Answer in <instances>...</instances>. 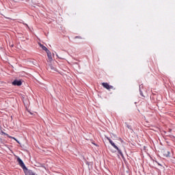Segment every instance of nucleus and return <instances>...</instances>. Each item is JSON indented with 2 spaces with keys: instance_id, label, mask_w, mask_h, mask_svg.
Returning a JSON list of instances; mask_svg holds the SVG:
<instances>
[{
  "instance_id": "9",
  "label": "nucleus",
  "mask_w": 175,
  "mask_h": 175,
  "mask_svg": "<svg viewBox=\"0 0 175 175\" xmlns=\"http://www.w3.org/2000/svg\"><path fill=\"white\" fill-rule=\"evenodd\" d=\"M49 69H51V70H54V72H57V68L53 66V64H49L48 66Z\"/></svg>"
},
{
  "instance_id": "20",
  "label": "nucleus",
  "mask_w": 175,
  "mask_h": 175,
  "mask_svg": "<svg viewBox=\"0 0 175 175\" xmlns=\"http://www.w3.org/2000/svg\"><path fill=\"white\" fill-rule=\"evenodd\" d=\"M15 142H16L18 144H20V142L18 140H17V139H14Z\"/></svg>"
},
{
  "instance_id": "24",
  "label": "nucleus",
  "mask_w": 175,
  "mask_h": 175,
  "mask_svg": "<svg viewBox=\"0 0 175 175\" xmlns=\"http://www.w3.org/2000/svg\"><path fill=\"white\" fill-rule=\"evenodd\" d=\"M59 58H60V59H64V58H62V57H59Z\"/></svg>"
},
{
  "instance_id": "19",
  "label": "nucleus",
  "mask_w": 175,
  "mask_h": 175,
  "mask_svg": "<svg viewBox=\"0 0 175 175\" xmlns=\"http://www.w3.org/2000/svg\"><path fill=\"white\" fill-rule=\"evenodd\" d=\"M39 46H40V47H41V49H42V47L44 45L42 44L41 43H39Z\"/></svg>"
},
{
  "instance_id": "25",
  "label": "nucleus",
  "mask_w": 175,
  "mask_h": 175,
  "mask_svg": "<svg viewBox=\"0 0 175 175\" xmlns=\"http://www.w3.org/2000/svg\"><path fill=\"white\" fill-rule=\"evenodd\" d=\"M143 88V85H141V88Z\"/></svg>"
},
{
  "instance_id": "5",
  "label": "nucleus",
  "mask_w": 175,
  "mask_h": 175,
  "mask_svg": "<svg viewBox=\"0 0 175 175\" xmlns=\"http://www.w3.org/2000/svg\"><path fill=\"white\" fill-rule=\"evenodd\" d=\"M12 85H16L17 87H20L23 85V81L15 79L14 81L12 82Z\"/></svg>"
},
{
  "instance_id": "17",
  "label": "nucleus",
  "mask_w": 175,
  "mask_h": 175,
  "mask_svg": "<svg viewBox=\"0 0 175 175\" xmlns=\"http://www.w3.org/2000/svg\"><path fill=\"white\" fill-rule=\"evenodd\" d=\"M0 143L1 144H4L3 139H2V138H0Z\"/></svg>"
},
{
  "instance_id": "18",
  "label": "nucleus",
  "mask_w": 175,
  "mask_h": 175,
  "mask_svg": "<svg viewBox=\"0 0 175 175\" xmlns=\"http://www.w3.org/2000/svg\"><path fill=\"white\" fill-rule=\"evenodd\" d=\"M75 39H81V36H76V37L75 38Z\"/></svg>"
},
{
  "instance_id": "13",
  "label": "nucleus",
  "mask_w": 175,
  "mask_h": 175,
  "mask_svg": "<svg viewBox=\"0 0 175 175\" xmlns=\"http://www.w3.org/2000/svg\"><path fill=\"white\" fill-rule=\"evenodd\" d=\"M41 49H42V50H44V51H47L49 50V49H47V47L44 46V45H42Z\"/></svg>"
},
{
  "instance_id": "21",
  "label": "nucleus",
  "mask_w": 175,
  "mask_h": 175,
  "mask_svg": "<svg viewBox=\"0 0 175 175\" xmlns=\"http://www.w3.org/2000/svg\"><path fill=\"white\" fill-rule=\"evenodd\" d=\"M93 144H94V146H98V145H97L96 144H95V143H93Z\"/></svg>"
},
{
  "instance_id": "2",
  "label": "nucleus",
  "mask_w": 175,
  "mask_h": 175,
  "mask_svg": "<svg viewBox=\"0 0 175 175\" xmlns=\"http://www.w3.org/2000/svg\"><path fill=\"white\" fill-rule=\"evenodd\" d=\"M107 139L109 142V143L112 146V147L113 148H116V150H117V151H118V153L120 154V155H121V157L123 158L124 157V154H122V152L121 151V150H120L118 146H117L116 144H114V142H113V141L110 138L107 137Z\"/></svg>"
},
{
  "instance_id": "14",
  "label": "nucleus",
  "mask_w": 175,
  "mask_h": 175,
  "mask_svg": "<svg viewBox=\"0 0 175 175\" xmlns=\"http://www.w3.org/2000/svg\"><path fill=\"white\" fill-rule=\"evenodd\" d=\"M7 137H9V139H13L14 140H16V137H12L8 134Z\"/></svg>"
},
{
  "instance_id": "10",
  "label": "nucleus",
  "mask_w": 175,
  "mask_h": 175,
  "mask_svg": "<svg viewBox=\"0 0 175 175\" xmlns=\"http://www.w3.org/2000/svg\"><path fill=\"white\" fill-rule=\"evenodd\" d=\"M139 92L140 95L143 96V98H145L144 95L143 94V92H142V85H139Z\"/></svg>"
},
{
  "instance_id": "23",
  "label": "nucleus",
  "mask_w": 175,
  "mask_h": 175,
  "mask_svg": "<svg viewBox=\"0 0 175 175\" xmlns=\"http://www.w3.org/2000/svg\"><path fill=\"white\" fill-rule=\"evenodd\" d=\"M14 44H12V45H11V47H14Z\"/></svg>"
},
{
  "instance_id": "1",
  "label": "nucleus",
  "mask_w": 175,
  "mask_h": 175,
  "mask_svg": "<svg viewBox=\"0 0 175 175\" xmlns=\"http://www.w3.org/2000/svg\"><path fill=\"white\" fill-rule=\"evenodd\" d=\"M107 139L109 142V143L112 146V147L113 148H116V150H117V151H118V153L120 154V155H121V157L123 158L124 157V154H122V152L121 151V150H120L118 146H117L116 144H114V142H113V141L110 138L107 137Z\"/></svg>"
},
{
  "instance_id": "16",
  "label": "nucleus",
  "mask_w": 175,
  "mask_h": 175,
  "mask_svg": "<svg viewBox=\"0 0 175 175\" xmlns=\"http://www.w3.org/2000/svg\"><path fill=\"white\" fill-rule=\"evenodd\" d=\"M1 135H5V136H8V133L3 132V131H1Z\"/></svg>"
},
{
  "instance_id": "4",
  "label": "nucleus",
  "mask_w": 175,
  "mask_h": 175,
  "mask_svg": "<svg viewBox=\"0 0 175 175\" xmlns=\"http://www.w3.org/2000/svg\"><path fill=\"white\" fill-rule=\"evenodd\" d=\"M16 161L18 163L19 166H21L23 170H27V166H25L24 161H23L20 157H17Z\"/></svg>"
},
{
  "instance_id": "6",
  "label": "nucleus",
  "mask_w": 175,
  "mask_h": 175,
  "mask_svg": "<svg viewBox=\"0 0 175 175\" xmlns=\"http://www.w3.org/2000/svg\"><path fill=\"white\" fill-rule=\"evenodd\" d=\"M101 85H103V87L104 88H106V90H111V89L113 88V87L109 85L108 83L103 82V83H101Z\"/></svg>"
},
{
  "instance_id": "11",
  "label": "nucleus",
  "mask_w": 175,
  "mask_h": 175,
  "mask_svg": "<svg viewBox=\"0 0 175 175\" xmlns=\"http://www.w3.org/2000/svg\"><path fill=\"white\" fill-rule=\"evenodd\" d=\"M126 125V127L128 128V129H130V131H133V129H132V126L129 124H128V123H125Z\"/></svg>"
},
{
  "instance_id": "22",
  "label": "nucleus",
  "mask_w": 175,
  "mask_h": 175,
  "mask_svg": "<svg viewBox=\"0 0 175 175\" xmlns=\"http://www.w3.org/2000/svg\"><path fill=\"white\" fill-rule=\"evenodd\" d=\"M28 112L30 113L31 115L33 114L32 112H31V111H28Z\"/></svg>"
},
{
  "instance_id": "8",
  "label": "nucleus",
  "mask_w": 175,
  "mask_h": 175,
  "mask_svg": "<svg viewBox=\"0 0 175 175\" xmlns=\"http://www.w3.org/2000/svg\"><path fill=\"white\" fill-rule=\"evenodd\" d=\"M46 53L47 54V57L49 61H53V56H51V52L48 49L47 51H46Z\"/></svg>"
},
{
  "instance_id": "7",
  "label": "nucleus",
  "mask_w": 175,
  "mask_h": 175,
  "mask_svg": "<svg viewBox=\"0 0 175 175\" xmlns=\"http://www.w3.org/2000/svg\"><path fill=\"white\" fill-rule=\"evenodd\" d=\"M23 172L25 175H35V174L32 172V170H28V168H27V170H23Z\"/></svg>"
},
{
  "instance_id": "15",
  "label": "nucleus",
  "mask_w": 175,
  "mask_h": 175,
  "mask_svg": "<svg viewBox=\"0 0 175 175\" xmlns=\"http://www.w3.org/2000/svg\"><path fill=\"white\" fill-rule=\"evenodd\" d=\"M7 137H9V139H13L14 140H16V137H12L8 134Z\"/></svg>"
},
{
  "instance_id": "12",
  "label": "nucleus",
  "mask_w": 175,
  "mask_h": 175,
  "mask_svg": "<svg viewBox=\"0 0 175 175\" xmlns=\"http://www.w3.org/2000/svg\"><path fill=\"white\" fill-rule=\"evenodd\" d=\"M38 167H43L44 169H46V166H44V164H43V163H40L38 165Z\"/></svg>"
},
{
  "instance_id": "3",
  "label": "nucleus",
  "mask_w": 175,
  "mask_h": 175,
  "mask_svg": "<svg viewBox=\"0 0 175 175\" xmlns=\"http://www.w3.org/2000/svg\"><path fill=\"white\" fill-rule=\"evenodd\" d=\"M161 152L162 157H163L164 158H169V157H170V152L166 148L162 149Z\"/></svg>"
}]
</instances>
